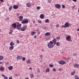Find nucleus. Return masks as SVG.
Returning a JSON list of instances; mask_svg holds the SVG:
<instances>
[{
  "instance_id": "1",
  "label": "nucleus",
  "mask_w": 79,
  "mask_h": 79,
  "mask_svg": "<svg viewBox=\"0 0 79 79\" xmlns=\"http://www.w3.org/2000/svg\"><path fill=\"white\" fill-rule=\"evenodd\" d=\"M53 43L52 41H50L49 43H48V48H53L54 47V45H53Z\"/></svg>"
},
{
  "instance_id": "2",
  "label": "nucleus",
  "mask_w": 79,
  "mask_h": 79,
  "mask_svg": "<svg viewBox=\"0 0 79 79\" xmlns=\"http://www.w3.org/2000/svg\"><path fill=\"white\" fill-rule=\"evenodd\" d=\"M70 25H71V24H69V23L68 22H66L65 23L64 25L62 26V27L64 28H66V27H68Z\"/></svg>"
},
{
  "instance_id": "3",
  "label": "nucleus",
  "mask_w": 79,
  "mask_h": 79,
  "mask_svg": "<svg viewBox=\"0 0 79 79\" xmlns=\"http://www.w3.org/2000/svg\"><path fill=\"white\" fill-rule=\"evenodd\" d=\"M28 22L27 19H26L24 20L23 21H22V23L25 24H27Z\"/></svg>"
},
{
  "instance_id": "4",
  "label": "nucleus",
  "mask_w": 79,
  "mask_h": 79,
  "mask_svg": "<svg viewBox=\"0 0 79 79\" xmlns=\"http://www.w3.org/2000/svg\"><path fill=\"white\" fill-rule=\"evenodd\" d=\"M71 37L70 35H69L67 36L66 37V40L68 42H69V41H71Z\"/></svg>"
},
{
  "instance_id": "5",
  "label": "nucleus",
  "mask_w": 79,
  "mask_h": 79,
  "mask_svg": "<svg viewBox=\"0 0 79 79\" xmlns=\"http://www.w3.org/2000/svg\"><path fill=\"white\" fill-rule=\"evenodd\" d=\"M22 24H19L17 25V29L18 30H20L21 28Z\"/></svg>"
},
{
  "instance_id": "6",
  "label": "nucleus",
  "mask_w": 79,
  "mask_h": 79,
  "mask_svg": "<svg viewBox=\"0 0 79 79\" xmlns=\"http://www.w3.org/2000/svg\"><path fill=\"white\" fill-rule=\"evenodd\" d=\"M26 28H27V26H25L23 27H22L21 28L20 30L22 31H24L26 30Z\"/></svg>"
},
{
  "instance_id": "7",
  "label": "nucleus",
  "mask_w": 79,
  "mask_h": 79,
  "mask_svg": "<svg viewBox=\"0 0 79 79\" xmlns=\"http://www.w3.org/2000/svg\"><path fill=\"white\" fill-rule=\"evenodd\" d=\"M58 63H59L60 64L63 65V64H64L66 63V61H64L63 60H61L58 62Z\"/></svg>"
},
{
  "instance_id": "8",
  "label": "nucleus",
  "mask_w": 79,
  "mask_h": 79,
  "mask_svg": "<svg viewBox=\"0 0 79 79\" xmlns=\"http://www.w3.org/2000/svg\"><path fill=\"white\" fill-rule=\"evenodd\" d=\"M55 7L57 9L61 8V5L59 4H56L55 5Z\"/></svg>"
},
{
  "instance_id": "9",
  "label": "nucleus",
  "mask_w": 79,
  "mask_h": 79,
  "mask_svg": "<svg viewBox=\"0 0 79 79\" xmlns=\"http://www.w3.org/2000/svg\"><path fill=\"white\" fill-rule=\"evenodd\" d=\"M22 58H23V56L20 55L18 56L17 57V59L18 60H21Z\"/></svg>"
},
{
  "instance_id": "10",
  "label": "nucleus",
  "mask_w": 79,
  "mask_h": 79,
  "mask_svg": "<svg viewBox=\"0 0 79 79\" xmlns=\"http://www.w3.org/2000/svg\"><path fill=\"white\" fill-rule=\"evenodd\" d=\"M56 41L57 40L56 39L54 38V39L53 40H52V42L53 43V44L55 45H56Z\"/></svg>"
},
{
  "instance_id": "11",
  "label": "nucleus",
  "mask_w": 79,
  "mask_h": 79,
  "mask_svg": "<svg viewBox=\"0 0 79 79\" xmlns=\"http://www.w3.org/2000/svg\"><path fill=\"white\" fill-rule=\"evenodd\" d=\"M12 27L14 29H16V23L13 24L12 25Z\"/></svg>"
},
{
  "instance_id": "12",
  "label": "nucleus",
  "mask_w": 79,
  "mask_h": 79,
  "mask_svg": "<svg viewBox=\"0 0 79 79\" xmlns=\"http://www.w3.org/2000/svg\"><path fill=\"white\" fill-rule=\"evenodd\" d=\"M31 3H27L26 4V6L28 7H31Z\"/></svg>"
},
{
  "instance_id": "13",
  "label": "nucleus",
  "mask_w": 79,
  "mask_h": 79,
  "mask_svg": "<svg viewBox=\"0 0 79 79\" xmlns=\"http://www.w3.org/2000/svg\"><path fill=\"white\" fill-rule=\"evenodd\" d=\"M50 35H51V33H50V32H47L45 34V36H50Z\"/></svg>"
},
{
  "instance_id": "14",
  "label": "nucleus",
  "mask_w": 79,
  "mask_h": 79,
  "mask_svg": "<svg viewBox=\"0 0 79 79\" xmlns=\"http://www.w3.org/2000/svg\"><path fill=\"white\" fill-rule=\"evenodd\" d=\"M27 64H31V61L30 59H28L26 61Z\"/></svg>"
},
{
  "instance_id": "15",
  "label": "nucleus",
  "mask_w": 79,
  "mask_h": 79,
  "mask_svg": "<svg viewBox=\"0 0 79 79\" xmlns=\"http://www.w3.org/2000/svg\"><path fill=\"white\" fill-rule=\"evenodd\" d=\"M13 8L15 10H16V9L18 8V6L16 5H14L13 6Z\"/></svg>"
},
{
  "instance_id": "16",
  "label": "nucleus",
  "mask_w": 79,
  "mask_h": 79,
  "mask_svg": "<svg viewBox=\"0 0 79 79\" xmlns=\"http://www.w3.org/2000/svg\"><path fill=\"white\" fill-rule=\"evenodd\" d=\"M74 66L75 68H77L79 66V65L78 64H74Z\"/></svg>"
},
{
  "instance_id": "17",
  "label": "nucleus",
  "mask_w": 79,
  "mask_h": 79,
  "mask_svg": "<svg viewBox=\"0 0 79 79\" xmlns=\"http://www.w3.org/2000/svg\"><path fill=\"white\" fill-rule=\"evenodd\" d=\"M14 48V47L13 46H11L9 48V50H13Z\"/></svg>"
},
{
  "instance_id": "18",
  "label": "nucleus",
  "mask_w": 79,
  "mask_h": 79,
  "mask_svg": "<svg viewBox=\"0 0 79 79\" xmlns=\"http://www.w3.org/2000/svg\"><path fill=\"white\" fill-rule=\"evenodd\" d=\"M4 69H5V68L3 66H2L0 68V70L1 71H4Z\"/></svg>"
},
{
  "instance_id": "19",
  "label": "nucleus",
  "mask_w": 79,
  "mask_h": 79,
  "mask_svg": "<svg viewBox=\"0 0 79 79\" xmlns=\"http://www.w3.org/2000/svg\"><path fill=\"white\" fill-rule=\"evenodd\" d=\"M49 72H50V69L47 68L46 70V73H49Z\"/></svg>"
},
{
  "instance_id": "20",
  "label": "nucleus",
  "mask_w": 79,
  "mask_h": 79,
  "mask_svg": "<svg viewBox=\"0 0 79 79\" xmlns=\"http://www.w3.org/2000/svg\"><path fill=\"white\" fill-rule=\"evenodd\" d=\"M2 77H3L4 79H8V77L5 76V75L2 74Z\"/></svg>"
},
{
  "instance_id": "21",
  "label": "nucleus",
  "mask_w": 79,
  "mask_h": 79,
  "mask_svg": "<svg viewBox=\"0 0 79 79\" xmlns=\"http://www.w3.org/2000/svg\"><path fill=\"white\" fill-rule=\"evenodd\" d=\"M40 18L41 19H44V14H41L40 15Z\"/></svg>"
},
{
  "instance_id": "22",
  "label": "nucleus",
  "mask_w": 79,
  "mask_h": 79,
  "mask_svg": "<svg viewBox=\"0 0 79 79\" xmlns=\"http://www.w3.org/2000/svg\"><path fill=\"white\" fill-rule=\"evenodd\" d=\"M13 66H10L9 67H8V69L9 70H12V69H13Z\"/></svg>"
},
{
  "instance_id": "23",
  "label": "nucleus",
  "mask_w": 79,
  "mask_h": 79,
  "mask_svg": "<svg viewBox=\"0 0 79 79\" xmlns=\"http://www.w3.org/2000/svg\"><path fill=\"white\" fill-rule=\"evenodd\" d=\"M19 19H20V21H21L23 20V16H21L19 17Z\"/></svg>"
},
{
  "instance_id": "24",
  "label": "nucleus",
  "mask_w": 79,
  "mask_h": 79,
  "mask_svg": "<svg viewBox=\"0 0 79 79\" xmlns=\"http://www.w3.org/2000/svg\"><path fill=\"white\" fill-rule=\"evenodd\" d=\"M15 45V43L13 42H11L10 44V46H13Z\"/></svg>"
},
{
  "instance_id": "25",
  "label": "nucleus",
  "mask_w": 79,
  "mask_h": 79,
  "mask_svg": "<svg viewBox=\"0 0 79 79\" xmlns=\"http://www.w3.org/2000/svg\"><path fill=\"white\" fill-rule=\"evenodd\" d=\"M45 22L46 23H49V19H46L45 20Z\"/></svg>"
},
{
  "instance_id": "26",
  "label": "nucleus",
  "mask_w": 79,
  "mask_h": 79,
  "mask_svg": "<svg viewBox=\"0 0 79 79\" xmlns=\"http://www.w3.org/2000/svg\"><path fill=\"white\" fill-rule=\"evenodd\" d=\"M75 74V71L72 72L71 73V76H74Z\"/></svg>"
},
{
  "instance_id": "27",
  "label": "nucleus",
  "mask_w": 79,
  "mask_h": 79,
  "mask_svg": "<svg viewBox=\"0 0 79 79\" xmlns=\"http://www.w3.org/2000/svg\"><path fill=\"white\" fill-rule=\"evenodd\" d=\"M3 60V56H0V60Z\"/></svg>"
},
{
  "instance_id": "28",
  "label": "nucleus",
  "mask_w": 79,
  "mask_h": 79,
  "mask_svg": "<svg viewBox=\"0 0 79 79\" xmlns=\"http://www.w3.org/2000/svg\"><path fill=\"white\" fill-rule=\"evenodd\" d=\"M36 32L35 31H33L31 32V35H35V34Z\"/></svg>"
},
{
  "instance_id": "29",
  "label": "nucleus",
  "mask_w": 79,
  "mask_h": 79,
  "mask_svg": "<svg viewBox=\"0 0 79 79\" xmlns=\"http://www.w3.org/2000/svg\"><path fill=\"white\" fill-rule=\"evenodd\" d=\"M51 39V37L50 36H48L46 38V40H49Z\"/></svg>"
},
{
  "instance_id": "30",
  "label": "nucleus",
  "mask_w": 79,
  "mask_h": 79,
  "mask_svg": "<svg viewBox=\"0 0 79 79\" xmlns=\"http://www.w3.org/2000/svg\"><path fill=\"white\" fill-rule=\"evenodd\" d=\"M56 46H60V42H57V43H56Z\"/></svg>"
},
{
  "instance_id": "31",
  "label": "nucleus",
  "mask_w": 79,
  "mask_h": 79,
  "mask_svg": "<svg viewBox=\"0 0 79 79\" xmlns=\"http://www.w3.org/2000/svg\"><path fill=\"white\" fill-rule=\"evenodd\" d=\"M75 79H79V77L78 76L76 75H75Z\"/></svg>"
},
{
  "instance_id": "32",
  "label": "nucleus",
  "mask_w": 79,
  "mask_h": 79,
  "mask_svg": "<svg viewBox=\"0 0 79 79\" xmlns=\"http://www.w3.org/2000/svg\"><path fill=\"white\" fill-rule=\"evenodd\" d=\"M13 8V6H10L9 7V10H11Z\"/></svg>"
},
{
  "instance_id": "33",
  "label": "nucleus",
  "mask_w": 79,
  "mask_h": 79,
  "mask_svg": "<svg viewBox=\"0 0 79 79\" xmlns=\"http://www.w3.org/2000/svg\"><path fill=\"white\" fill-rule=\"evenodd\" d=\"M37 72L38 73H40V69H37Z\"/></svg>"
},
{
  "instance_id": "34",
  "label": "nucleus",
  "mask_w": 79,
  "mask_h": 79,
  "mask_svg": "<svg viewBox=\"0 0 79 79\" xmlns=\"http://www.w3.org/2000/svg\"><path fill=\"white\" fill-rule=\"evenodd\" d=\"M22 59L23 61H24L26 60V58L24 57H23Z\"/></svg>"
},
{
  "instance_id": "35",
  "label": "nucleus",
  "mask_w": 79,
  "mask_h": 79,
  "mask_svg": "<svg viewBox=\"0 0 79 79\" xmlns=\"http://www.w3.org/2000/svg\"><path fill=\"white\" fill-rule=\"evenodd\" d=\"M30 75H31V78H33V77H34V74H30Z\"/></svg>"
},
{
  "instance_id": "36",
  "label": "nucleus",
  "mask_w": 79,
  "mask_h": 79,
  "mask_svg": "<svg viewBox=\"0 0 79 79\" xmlns=\"http://www.w3.org/2000/svg\"><path fill=\"white\" fill-rule=\"evenodd\" d=\"M36 9L38 10H39L40 9V7L39 6H37L36 8Z\"/></svg>"
},
{
  "instance_id": "37",
  "label": "nucleus",
  "mask_w": 79,
  "mask_h": 79,
  "mask_svg": "<svg viewBox=\"0 0 79 79\" xmlns=\"http://www.w3.org/2000/svg\"><path fill=\"white\" fill-rule=\"evenodd\" d=\"M73 56H77V54L76 53H74L73 54Z\"/></svg>"
},
{
  "instance_id": "38",
  "label": "nucleus",
  "mask_w": 79,
  "mask_h": 79,
  "mask_svg": "<svg viewBox=\"0 0 79 79\" xmlns=\"http://www.w3.org/2000/svg\"><path fill=\"white\" fill-rule=\"evenodd\" d=\"M56 39L58 40H59V39H60V36H57L56 37Z\"/></svg>"
},
{
  "instance_id": "39",
  "label": "nucleus",
  "mask_w": 79,
  "mask_h": 79,
  "mask_svg": "<svg viewBox=\"0 0 79 79\" xmlns=\"http://www.w3.org/2000/svg\"><path fill=\"white\" fill-rule=\"evenodd\" d=\"M38 22L39 23H40V24H42V21L40 20H38Z\"/></svg>"
},
{
  "instance_id": "40",
  "label": "nucleus",
  "mask_w": 79,
  "mask_h": 79,
  "mask_svg": "<svg viewBox=\"0 0 79 79\" xmlns=\"http://www.w3.org/2000/svg\"><path fill=\"white\" fill-rule=\"evenodd\" d=\"M52 71H54V72H55V71H56V69H55V68L53 69Z\"/></svg>"
},
{
  "instance_id": "41",
  "label": "nucleus",
  "mask_w": 79,
  "mask_h": 79,
  "mask_svg": "<svg viewBox=\"0 0 79 79\" xmlns=\"http://www.w3.org/2000/svg\"><path fill=\"white\" fill-rule=\"evenodd\" d=\"M49 66L51 68H52V67H53V64H49Z\"/></svg>"
},
{
  "instance_id": "42",
  "label": "nucleus",
  "mask_w": 79,
  "mask_h": 79,
  "mask_svg": "<svg viewBox=\"0 0 79 79\" xmlns=\"http://www.w3.org/2000/svg\"><path fill=\"white\" fill-rule=\"evenodd\" d=\"M56 27H58L60 26V25L58 24H57L56 26Z\"/></svg>"
},
{
  "instance_id": "43",
  "label": "nucleus",
  "mask_w": 79,
  "mask_h": 79,
  "mask_svg": "<svg viewBox=\"0 0 79 79\" xmlns=\"http://www.w3.org/2000/svg\"><path fill=\"white\" fill-rule=\"evenodd\" d=\"M62 8H65V6L64 5H62Z\"/></svg>"
},
{
  "instance_id": "44",
  "label": "nucleus",
  "mask_w": 79,
  "mask_h": 79,
  "mask_svg": "<svg viewBox=\"0 0 79 79\" xmlns=\"http://www.w3.org/2000/svg\"><path fill=\"white\" fill-rule=\"evenodd\" d=\"M48 3H51V2H52L51 0H48Z\"/></svg>"
},
{
  "instance_id": "45",
  "label": "nucleus",
  "mask_w": 79,
  "mask_h": 79,
  "mask_svg": "<svg viewBox=\"0 0 79 79\" xmlns=\"http://www.w3.org/2000/svg\"><path fill=\"white\" fill-rule=\"evenodd\" d=\"M16 42L17 44H19V40H17Z\"/></svg>"
},
{
  "instance_id": "46",
  "label": "nucleus",
  "mask_w": 79,
  "mask_h": 79,
  "mask_svg": "<svg viewBox=\"0 0 79 79\" xmlns=\"http://www.w3.org/2000/svg\"><path fill=\"white\" fill-rule=\"evenodd\" d=\"M72 1H73V2H77V0H72Z\"/></svg>"
},
{
  "instance_id": "47",
  "label": "nucleus",
  "mask_w": 79,
  "mask_h": 79,
  "mask_svg": "<svg viewBox=\"0 0 79 79\" xmlns=\"http://www.w3.org/2000/svg\"><path fill=\"white\" fill-rule=\"evenodd\" d=\"M42 55H41L40 56V57L41 58H42Z\"/></svg>"
},
{
  "instance_id": "48",
  "label": "nucleus",
  "mask_w": 79,
  "mask_h": 79,
  "mask_svg": "<svg viewBox=\"0 0 79 79\" xmlns=\"http://www.w3.org/2000/svg\"><path fill=\"white\" fill-rule=\"evenodd\" d=\"M75 6H75V5L73 6V7H72L73 9H74V8H75Z\"/></svg>"
},
{
  "instance_id": "49",
  "label": "nucleus",
  "mask_w": 79,
  "mask_h": 79,
  "mask_svg": "<svg viewBox=\"0 0 79 79\" xmlns=\"http://www.w3.org/2000/svg\"><path fill=\"white\" fill-rule=\"evenodd\" d=\"M0 1H1V2H4V1L3 0H0Z\"/></svg>"
},
{
  "instance_id": "50",
  "label": "nucleus",
  "mask_w": 79,
  "mask_h": 79,
  "mask_svg": "<svg viewBox=\"0 0 79 79\" xmlns=\"http://www.w3.org/2000/svg\"><path fill=\"white\" fill-rule=\"evenodd\" d=\"M58 70H59V71H62V69H58Z\"/></svg>"
},
{
  "instance_id": "51",
  "label": "nucleus",
  "mask_w": 79,
  "mask_h": 79,
  "mask_svg": "<svg viewBox=\"0 0 79 79\" xmlns=\"http://www.w3.org/2000/svg\"><path fill=\"white\" fill-rule=\"evenodd\" d=\"M0 64H3V63L2 62H0Z\"/></svg>"
},
{
  "instance_id": "52",
  "label": "nucleus",
  "mask_w": 79,
  "mask_h": 79,
  "mask_svg": "<svg viewBox=\"0 0 79 79\" xmlns=\"http://www.w3.org/2000/svg\"><path fill=\"white\" fill-rule=\"evenodd\" d=\"M37 37V36H36V35H35L34 36V38H35H35H36Z\"/></svg>"
},
{
  "instance_id": "53",
  "label": "nucleus",
  "mask_w": 79,
  "mask_h": 79,
  "mask_svg": "<svg viewBox=\"0 0 79 79\" xmlns=\"http://www.w3.org/2000/svg\"><path fill=\"white\" fill-rule=\"evenodd\" d=\"M12 34V32H9V34Z\"/></svg>"
},
{
  "instance_id": "54",
  "label": "nucleus",
  "mask_w": 79,
  "mask_h": 79,
  "mask_svg": "<svg viewBox=\"0 0 79 79\" xmlns=\"http://www.w3.org/2000/svg\"><path fill=\"white\" fill-rule=\"evenodd\" d=\"M29 69H30V70H32V68H31V67H30V68H29Z\"/></svg>"
},
{
  "instance_id": "55",
  "label": "nucleus",
  "mask_w": 79,
  "mask_h": 79,
  "mask_svg": "<svg viewBox=\"0 0 79 79\" xmlns=\"http://www.w3.org/2000/svg\"><path fill=\"white\" fill-rule=\"evenodd\" d=\"M9 79H12V77H10L9 78Z\"/></svg>"
},
{
  "instance_id": "56",
  "label": "nucleus",
  "mask_w": 79,
  "mask_h": 79,
  "mask_svg": "<svg viewBox=\"0 0 79 79\" xmlns=\"http://www.w3.org/2000/svg\"><path fill=\"white\" fill-rule=\"evenodd\" d=\"M69 58H67L66 59V60H69Z\"/></svg>"
},
{
  "instance_id": "57",
  "label": "nucleus",
  "mask_w": 79,
  "mask_h": 79,
  "mask_svg": "<svg viewBox=\"0 0 79 79\" xmlns=\"http://www.w3.org/2000/svg\"><path fill=\"white\" fill-rule=\"evenodd\" d=\"M44 49H42L41 50V52H44Z\"/></svg>"
},
{
  "instance_id": "58",
  "label": "nucleus",
  "mask_w": 79,
  "mask_h": 79,
  "mask_svg": "<svg viewBox=\"0 0 79 79\" xmlns=\"http://www.w3.org/2000/svg\"><path fill=\"white\" fill-rule=\"evenodd\" d=\"M77 31H79V28H78L77 30Z\"/></svg>"
},
{
  "instance_id": "59",
  "label": "nucleus",
  "mask_w": 79,
  "mask_h": 79,
  "mask_svg": "<svg viewBox=\"0 0 79 79\" xmlns=\"http://www.w3.org/2000/svg\"><path fill=\"white\" fill-rule=\"evenodd\" d=\"M7 20H9V18H7Z\"/></svg>"
},
{
  "instance_id": "60",
  "label": "nucleus",
  "mask_w": 79,
  "mask_h": 79,
  "mask_svg": "<svg viewBox=\"0 0 79 79\" xmlns=\"http://www.w3.org/2000/svg\"><path fill=\"white\" fill-rule=\"evenodd\" d=\"M6 64H8V63H6Z\"/></svg>"
},
{
  "instance_id": "61",
  "label": "nucleus",
  "mask_w": 79,
  "mask_h": 79,
  "mask_svg": "<svg viewBox=\"0 0 79 79\" xmlns=\"http://www.w3.org/2000/svg\"><path fill=\"white\" fill-rule=\"evenodd\" d=\"M78 13H79V9L78 10Z\"/></svg>"
},
{
  "instance_id": "62",
  "label": "nucleus",
  "mask_w": 79,
  "mask_h": 79,
  "mask_svg": "<svg viewBox=\"0 0 79 79\" xmlns=\"http://www.w3.org/2000/svg\"><path fill=\"white\" fill-rule=\"evenodd\" d=\"M17 24H19V22H17Z\"/></svg>"
},
{
  "instance_id": "63",
  "label": "nucleus",
  "mask_w": 79,
  "mask_h": 79,
  "mask_svg": "<svg viewBox=\"0 0 79 79\" xmlns=\"http://www.w3.org/2000/svg\"><path fill=\"white\" fill-rule=\"evenodd\" d=\"M1 31V29H0V32Z\"/></svg>"
},
{
  "instance_id": "64",
  "label": "nucleus",
  "mask_w": 79,
  "mask_h": 79,
  "mask_svg": "<svg viewBox=\"0 0 79 79\" xmlns=\"http://www.w3.org/2000/svg\"><path fill=\"white\" fill-rule=\"evenodd\" d=\"M0 3H1V2H0Z\"/></svg>"
}]
</instances>
